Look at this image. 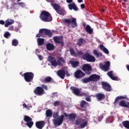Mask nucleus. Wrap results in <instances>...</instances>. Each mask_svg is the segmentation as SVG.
<instances>
[{"instance_id":"nucleus-1","label":"nucleus","mask_w":129,"mask_h":129,"mask_svg":"<svg viewBox=\"0 0 129 129\" xmlns=\"http://www.w3.org/2000/svg\"><path fill=\"white\" fill-rule=\"evenodd\" d=\"M39 18L41 21L43 22H45L48 23L49 22H51L52 21L53 18H52V16L49 13V12L47 11H42L39 16Z\"/></svg>"},{"instance_id":"nucleus-2","label":"nucleus","mask_w":129,"mask_h":129,"mask_svg":"<svg viewBox=\"0 0 129 129\" xmlns=\"http://www.w3.org/2000/svg\"><path fill=\"white\" fill-rule=\"evenodd\" d=\"M83 60H86L87 62H95V57L89 52H86L83 55Z\"/></svg>"},{"instance_id":"nucleus-3","label":"nucleus","mask_w":129,"mask_h":129,"mask_svg":"<svg viewBox=\"0 0 129 129\" xmlns=\"http://www.w3.org/2000/svg\"><path fill=\"white\" fill-rule=\"evenodd\" d=\"M99 67L101 70L104 71V72H107L110 67V61H107L104 62V64L102 63H99Z\"/></svg>"},{"instance_id":"nucleus-4","label":"nucleus","mask_w":129,"mask_h":129,"mask_svg":"<svg viewBox=\"0 0 129 129\" xmlns=\"http://www.w3.org/2000/svg\"><path fill=\"white\" fill-rule=\"evenodd\" d=\"M24 79L26 82H32L34 79V73L32 72H26L24 74Z\"/></svg>"},{"instance_id":"nucleus-5","label":"nucleus","mask_w":129,"mask_h":129,"mask_svg":"<svg viewBox=\"0 0 129 129\" xmlns=\"http://www.w3.org/2000/svg\"><path fill=\"white\" fill-rule=\"evenodd\" d=\"M24 120L26 122V125H27L29 128H31L32 126L34 125V122L32 121L33 119H32L31 117L28 115H24Z\"/></svg>"},{"instance_id":"nucleus-6","label":"nucleus","mask_w":129,"mask_h":129,"mask_svg":"<svg viewBox=\"0 0 129 129\" xmlns=\"http://www.w3.org/2000/svg\"><path fill=\"white\" fill-rule=\"evenodd\" d=\"M82 70L86 73V74L90 75V74H91L92 67L89 64H84L83 65Z\"/></svg>"},{"instance_id":"nucleus-7","label":"nucleus","mask_w":129,"mask_h":129,"mask_svg":"<svg viewBox=\"0 0 129 129\" xmlns=\"http://www.w3.org/2000/svg\"><path fill=\"white\" fill-rule=\"evenodd\" d=\"M33 92L37 96H42L44 94L45 90L41 87L38 86L34 89Z\"/></svg>"},{"instance_id":"nucleus-8","label":"nucleus","mask_w":129,"mask_h":129,"mask_svg":"<svg viewBox=\"0 0 129 129\" xmlns=\"http://www.w3.org/2000/svg\"><path fill=\"white\" fill-rule=\"evenodd\" d=\"M40 81L42 83H56V82L51 77L48 76L45 78H41L40 79Z\"/></svg>"},{"instance_id":"nucleus-9","label":"nucleus","mask_w":129,"mask_h":129,"mask_svg":"<svg viewBox=\"0 0 129 129\" xmlns=\"http://www.w3.org/2000/svg\"><path fill=\"white\" fill-rule=\"evenodd\" d=\"M53 41L55 44H60L61 47L64 46V43L63 42V36H54L53 38Z\"/></svg>"},{"instance_id":"nucleus-10","label":"nucleus","mask_w":129,"mask_h":129,"mask_svg":"<svg viewBox=\"0 0 129 129\" xmlns=\"http://www.w3.org/2000/svg\"><path fill=\"white\" fill-rule=\"evenodd\" d=\"M39 33L40 34H44V35L48 36L49 38H51L52 35H53V33L51 32V30L44 28L40 29L39 30Z\"/></svg>"},{"instance_id":"nucleus-11","label":"nucleus","mask_w":129,"mask_h":129,"mask_svg":"<svg viewBox=\"0 0 129 129\" xmlns=\"http://www.w3.org/2000/svg\"><path fill=\"white\" fill-rule=\"evenodd\" d=\"M64 120V115H61L60 117L57 119H54L53 120L54 125L59 126L61 125V123H63V121Z\"/></svg>"},{"instance_id":"nucleus-12","label":"nucleus","mask_w":129,"mask_h":129,"mask_svg":"<svg viewBox=\"0 0 129 129\" xmlns=\"http://www.w3.org/2000/svg\"><path fill=\"white\" fill-rule=\"evenodd\" d=\"M102 87L105 91H111V86L106 82H102Z\"/></svg>"},{"instance_id":"nucleus-13","label":"nucleus","mask_w":129,"mask_h":129,"mask_svg":"<svg viewBox=\"0 0 129 129\" xmlns=\"http://www.w3.org/2000/svg\"><path fill=\"white\" fill-rule=\"evenodd\" d=\"M48 61L50 62L52 66H54V67L58 66V61L56 59V58L49 56L48 57Z\"/></svg>"},{"instance_id":"nucleus-14","label":"nucleus","mask_w":129,"mask_h":129,"mask_svg":"<svg viewBox=\"0 0 129 129\" xmlns=\"http://www.w3.org/2000/svg\"><path fill=\"white\" fill-rule=\"evenodd\" d=\"M75 76L76 78L80 79V78H82V77H84V76H85V74L83 73L82 71L79 70L75 73Z\"/></svg>"},{"instance_id":"nucleus-15","label":"nucleus","mask_w":129,"mask_h":129,"mask_svg":"<svg viewBox=\"0 0 129 129\" xmlns=\"http://www.w3.org/2000/svg\"><path fill=\"white\" fill-rule=\"evenodd\" d=\"M91 82H98L100 80V76L96 74H93L90 76Z\"/></svg>"},{"instance_id":"nucleus-16","label":"nucleus","mask_w":129,"mask_h":129,"mask_svg":"<svg viewBox=\"0 0 129 129\" xmlns=\"http://www.w3.org/2000/svg\"><path fill=\"white\" fill-rule=\"evenodd\" d=\"M45 124H46V123L45 122V121H37L35 123V125L37 128L39 129H42L45 126Z\"/></svg>"},{"instance_id":"nucleus-17","label":"nucleus","mask_w":129,"mask_h":129,"mask_svg":"<svg viewBox=\"0 0 129 129\" xmlns=\"http://www.w3.org/2000/svg\"><path fill=\"white\" fill-rule=\"evenodd\" d=\"M65 71L64 70H59L57 72V75L61 78V79H64L65 78Z\"/></svg>"},{"instance_id":"nucleus-18","label":"nucleus","mask_w":129,"mask_h":129,"mask_svg":"<svg viewBox=\"0 0 129 129\" xmlns=\"http://www.w3.org/2000/svg\"><path fill=\"white\" fill-rule=\"evenodd\" d=\"M70 89L72 91V92L74 93V94H75V95L78 96V95L80 94V90H79V89L75 87H71Z\"/></svg>"},{"instance_id":"nucleus-19","label":"nucleus","mask_w":129,"mask_h":129,"mask_svg":"<svg viewBox=\"0 0 129 129\" xmlns=\"http://www.w3.org/2000/svg\"><path fill=\"white\" fill-rule=\"evenodd\" d=\"M84 44H86V40L84 39V38H81L78 40L77 45H78L79 47H81L82 45H84Z\"/></svg>"},{"instance_id":"nucleus-20","label":"nucleus","mask_w":129,"mask_h":129,"mask_svg":"<svg viewBox=\"0 0 129 129\" xmlns=\"http://www.w3.org/2000/svg\"><path fill=\"white\" fill-rule=\"evenodd\" d=\"M68 8L69 10H74V11H75V12H77V11H78V8L76 7V5L74 3L69 4Z\"/></svg>"},{"instance_id":"nucleus-21","label":"nucleus","mask_w":129,"mask_h":129,"mask_svg":"<svg viewBox=\"0 0 129 129\" xmlns=\"http://www.w3.org/2000/svg\"><path fill=\"white\" fill-rule=\"evenodd\" d=\"M96 98L98 101H101V100L105 98V95L102 93H98L96 95Z\"/></svg>"},{"instance_id":"nucleus-22","label":"nucleus","mask_w":129,"mask_h":129,"mask_svg":"<svg viewBox=\"0 0 129 129\" xmlns=\"http://www.w3.org/2000/svg\"><path fill=\"white\" fill-rule=\"evenodd\" d=\"M119 105L122 107H126L129 109V102H125L124 100H121L119 103Z\"/></svg>"},{"instance_id":"nucleus-23","label":"nucleus","mask_w":129,"mask_h":129,"mask_svg":"<svg viewBox=\"0 0 129 129\" xmlns=\"http://www.w3.org/2000/svg\"><path fill=\"white\" fill-rule=\"evenodd\" d=\"M77 117V115L76 113H70L69 114V118L70 121H75V119Z\"/></svg>"},{"instance_id":"nucleus-24","label":"nucleus","mask_w":129,"mask_h":129,"mask_svg":"<svg viewBox=\"0 0 129 129\" xmlns=\"http://www.w3.org/2000/svg\"><path fill=\"white\" fill-rule=\"evenodd\" d=\"M14 23H15V21H14V20L8 19L5 21V27H6V28H8L9 26H11V25H13Z\"/></svg>"},{"instance_id":"nucleus-25","label":"nucleus","mask_w":129,"mask_h":129,"mask_svg":"<svg viewBox=\"0 0 129 129\" xmlns=\"http://www.w3.org/2000/svg\"><path fill=\"white\" fill-rule=\"evenodd\" d=\"M85 31H86L87 33L91 35L93 33V29L91 28V27L89 25H87L85 28Z\"/></svg>"},{"instance_id":"nucleus-26","label":"nucleus","mask_w":129,"mask_h":129,"mask_svg":"<svg viewBox=\"0 0 129 129\" xmlns=\"http://www.w3.org/2000/svg\"><path fill=\"white\" fill-rule=\"evenodd\" d=\"M46 49L48 51H52L55 49V45L52 43H47L46 44Z\"/></svg>"},{"instance_id":"nucleus-27","label":"nucleus","mask_w":129,"mask_h":129,"mask_svg":"<svg viewBox=\"0 0 129 129\" xmlns=\"http://www.w3.org/2000/svg\"><path fill=\"white\" fill-rule=\"evenodd\" d=\"M120 99H126V97H124L123 96L117 97L115 99L114 104H117V103H118V101H119Z\"/></svg>"},{"instance_id":"nucleus-28","label":"nucleus","mask_w":129,"mask_h":129,"mask_svg":"<svg viewBox=\"0 0 129 129\" xmlns=\"http://www.w3.org/2000/svg\"><path fill=\"white\" fill-rule=\"evenodd\" d=\"M100 49L105 53V54H109V51L108 49L105 48L104 46L102 44L100 45Z\"/></svg>"},{"instance_id":"nucleus-29","label":"nucleus","mask_w":129,"mask_h":129,"mask_svg":"<svg viewBox=\"0 0 129 129\" xmlns=\"http://www.w3.org/2000/svg\"><path fill=\"white\" fill-rule=\"evenodd\" d=\"M84 55V52L82 50H77L76 53V57H81L83 59V55Z\"/></svg>"},{"instance_id":"nucleus-30","label":"nucleus","mask_w":129,"mask_h":129,"mask_svg":"<svg viewBox=\"0 0 129 129\" xmlns=\"http://www.w3.org/2000/svg\"><path fill=\"white\" fill-rule=\"evenodd\" d=\"M71 24L72 28H76L77 27V22H76V18H72Z\"/></svg>"},{"instance_id":"nucleus-31","label":"nucleus","mask_w":129,"mask_h":129,"mask_svg":"<svg viewBox=\"0 0 129 129\" xmlns=\"http://www.w3.org/2000/svg\"><path fill=\"white\" fill-rule=\"evenodd\" d=\"M51 6L53 8V9L55 10V11H56V12H57V11L60 10V9H61V7H60V6H59V5L56 3L51 4Z\"/></svg>"},{"instance_id":"nucleus-32","label":"nucleus","mask_w":129,"mask_h":129,"mask_svg":"<svg viewBox=\"0 0 129 129\" xmlns=\"http://www.w3.org/2000/svg\"><path fill=\"white\" fill-rule=\"evenodd\" d=\"M70 63L72 64L73 68H76V67H78L79 65V62L78 61H71Z\"/></svg>"},{"instance_id":"nucleus-33","label":"nucleus","mask_w":129,"mask_h":129,"mask_svg":"<svg viewBox=\"0 0 129 129\" xmlns=\"http://www.w3.org/2000/svg\"><path fill=\"white\" fill-rule=\"evenodd\" d=\"M56 13L58 14V15H60L61 16H64L65 14L66 13V11L64 10L63 9H62L60 8Z\"/></svg>"},{"instance_id":"nucleus-34","label":"nucleus","mask_w":129,"mask_h":129,"mask_svg":"<svg viewBox=\"0 0 129 129\" xmlns=\"http://www.w3.org/2000/svg\"><path fill=\"white\" fill-rule=\"evenodd\" d=\"M93 54H94V55L95 56H96L97 58H98V57H102V53L101 52H98V51H97V50H94L93 51Z\"/></svg>"},{"instance_id":"nucleus-35","label":"nucleus","mask_w":129,"mask_h":129,"mask_svg":"<svg viewBox=\"0 0 129 129\" xmlns=\"http://www.w3.org/2000/svg\"><path fill=\"white\" fill-rule=\"evenodd\" d=\"M44 41L45 40L43 38H38L37 43L38 46H42V45H43Z\"/></svg>"},{"instance_id":"nucleus-36","label":"nucleus","mask_w":129,"mask_h":129,"mask_svg":"<svg viewBox=\"0 0 129 129\" xmlns=\"http://www.w3.org/2000/svg\"><path fill=\"white\" fill-rule=\"evenodd\" d=\"M65 63V60L63 57H59V58L57 60V65L61 66L62 64H64Z\"/></svg>"},{"instance_id":"nucleus-37","label":"nucleus","mask_w":129,"mask_h":129,"mask_svg":"<svg viewBox=\"0 0 129 129\" xmlns=\"http://www.w3.org/2000/svg\"><path fill=\"white\" fill-rule=\"evenodd\" d=\"M122 124L123 125L124 127H125V128H127V129H129V121L128 120L123 121L122 122Z\"/></svg>"},{"instance_id":"nucleus-38","label":"nucleus","mask_w":129,"mask_h":129,"mask_svg":"<svg viewBox=\"0 0 129 129\" xmlns=\"http://www.w3.org/2000/svg\"><path fill=\"white\" fill-rule=\"evenodd\" d=\"M12 44L13 46L17 47L19 45V40L16 39H14L12 40Z\"/></svg>"},{"instance_id":"nucleus-39","label":"nucleus","mask_w":129,"mask_h":129,"mask_svg":"<svg viewBox=\"0 0 129 129\" xmlns=\"http://www.w3.org/2000/svg\"><path fill=\"white\" fill-rule=\"evenodd\" d=\"M82 82L83 83H88V82H91V79L90 76L88 78H84L82 80Z\"/></svg>"},{"instance_id":"nucleus-40","label":"nucleus","mask_w":129,"mask_h":129,"mask_svg":"<svg viewBox=\"0 0 129 129\" xmlns=\"http://www.w3.org/2000/svg\"><path fill=\"white\" fill-rule=\"evenodd\" d=\"M52 111L50 109L47 110L46 111V115L47 117H50L52 116Z\"/></svg>"},{"instance_id":"nucleus-41","label":"nucleus","mask_w":129,"mask_h":129,"mask_svg":"<svg viewBox=\"0 0 129 129\" xmlns=\"http://www.w3.org/2000/svg\"><path fill=\"white\" fill-rule=\"evenodd\" d=\"M84 120L83 119H81L80 120H76L75 122V125H79V124H81L82 122H83Z\"/></svg>"},{"instance_id":"nucleus-42","label":"nucleus","mask_w":129,"mask_h":129,"mask_svg":"<svg viewBox=\"0 0 129 129\" xmlns=\"http://www.w3.org/2000/svg\"><path fill=\"white\" fill-rule=\"evenodd\" d=\"M88 104V102H86V101L84 100H82L81 104H80V107L81 108H83L84 107H85V105Z\"/></svg>"},{"instance_id":"nucleus-43","label":"nucleus","mask_w":129,"mask_h":129,"mask_svg":"<svg viewBox=\"0 0 129 129\" xmlns=\"http://www.w3.org/2000/svg\"><path fill=\"white\" fill-rule=\"evenodd\" d=\"M88 123L87 122V121L84 122V121L82 123H81L80 127L81 128H84V127H85L87 125Z\"/></svg>"},{"instance_id":"nucleus-44","label":"nucleus","mask_w":129,"mask_h":129,"mask_svg":"<svg viewBox=\"0 0 129 129\" xmlns=\"http://www.w3.org/2000/svg\"><path fill=\"white\" fill-rule=\"evenodd\" d=\"M69 51L72 56H74L75 57H76V53L75 52V51H74V49L73 48H70Z\"/></svg>"},{"instance_id":"nucleus-45","label":"nucleus","mask_w":129,"mask_h":129,"mask_svg":"<svg viewBox=\"0 0 129 129\" xmlns=\"http://www.w3.org/2000/svg\"><path fill=\"white\" fill-rule=\"evenodd\" d=\"M4 37L6 38V39H9L10 37H11V33L9 32H6L4 34Z\"/></svg>"},{"instance_id":"nucleus-46","label":"nucleus","mask_w":129,"mask_h":129,"mask_svg":"<svg viewBox=\"0 0 129 129\" xmlns=\"http://www.w3.org/2000/svg\"><path fill=\"white\" fill-rule=\"evenodd\" d=\"M107 75L110 77V78H111L113 77V71H111L107 73Z\"/></svg>"},{"instance_id":"nucleus-47","label":"nucleus","mask_w":129,"mask_h":129,"mask_svg":"<svg viewBox=\"0 0 129 129\" xmlns=\"http://www.w3.org/2000/svg\"><path fill=\"white\" fill-rule=\"evenodd\" d=\"M15 5H19L20 7H22V8H24L26 7V4L25 3L21 2V3H18L17 4H15Z\"/></svg>"},{"instance_id":"nucleus-48","label":"nucleus","mask_w":129,"mask_h":129,"mask_svg":"<svg viewBox=\"0 0 129 129\" xmlns=\"http://www.w3.org/2000/svg\"><path fill=\"white\" fill-rule=\"evenodd\" d=\"M71 19H64V22L66 24H68L69 25H70L71 23Z\"/></svg>"},{"instance_id":"nucleus-49","label":"nucleus","mask_w":129,"mask_h":129,"mask_svg":"<svg viewBox=\"0 0 129 129\" xmlns=\"http://www.w3.org/2000/svg\"><path fill=\"white\" fill-rule=\"evenodd\" d=\"M53 118L57 119L59 117V114H58L57 112L53 113Z\"/></svg>"},{"instance_id":"nucleus-50","label":"nucleus","mask_w":129,"mask_h":129,"mask_svg":"<svg viewBox=\"0 0 129 129\" xmlns=\"http://www.w3.org/2000/svg\"><path fill=\"white\" fill-rule=\"evenodd\" d=\"M43 89H45V90H48V86L47 85L42 84L41 87Z\"/></svg>"},{"instance_id":"nucleus-51","label":"nucleus","mask_w":129,"mask_h":129,"mask_svg":"<svg viewBox=\"0 0 129 129\" xmlns=\"http://www.w3.org/2000/svg\"><path fill=\"white\" fill-rule=\"evenodd\" d=\"M111 79L114 80L115 81H119V79L117 77H112Z\"/></svg>"},{"instance_id":"nucleus-52","label":"nucleus","mask_w":129,"mask_h":129,"mask_svg":"<svg viewBox=\"0 0 129 129\" xmlns=\"http://www.w3.org/2000/svg\"><path fill=\"white\" fill-rule=\"evenodd\" d=\"M60 104V102H59V101H55L54 102L53 105H54V106H59Z\"/></svg>"},{"instance_id":"nucleus-53","label":"nucleus","mask_w":129,"mask_h":129,"mask_svg":"<svg viewBox=\"0 0 129 129\" xmlns=\"http://www.w3.org/2000/svg\"><path fill=\"white\" fill-rule=\"evenodd\" d=\"M86 100L89 102H91V99L90 98V97H86Z\"/></svg>"},{"instance_id":"nucleus-54","label":"nucleus","mask_w":129,"mask_h":129,"mask_svg":"<svg viewBox=\"0 0 129 129\" xmlns=\"http://www.w3.org/2000/svg\"><path fill=\"white\" fill-rule=\"evenodd\" d=\"M19 27H16L14 29V31H15V32H19Z\"/></svg>"},{"instance_id":"nucleus-55","label":"nucleus","mask_w":129,"mask_h":129,"mask_svg":"<svg viewBox=\"0 0 129 129\" xmlns=\"http://www.w3.org/2000/svg\"><path fill=\"white\" fill-rule=\"evenodd\" d=\"M9 30L10 31H14V26H11L10 27H9Z\"/></svg>"},{"instance_id":"nucleus-56","label":"nucleus","mask_w":129,"mask_h":129,"mask_svg":"<svg viewBox=\"0 0 129 129\" xmlns=\"http://www.w3.org/2000/svg\"><path fill=\"white\" fill-rule=\"evenodd\" d=\"M5 21L4 20H0V25H5Z\"/></svg>"},{"instance_id":"nucleus-57","label":"nucleus","mask_w":129,"mask_h":129,"mask_svg":"<svg viewBox=\"0 0 129 129\" xmlns=\"http://www.w3.org/2000/svg\"><path fill=\"white\" fill-rule=\"evenodd\" d=\"M83 95H84V96H88V92H83Z\"/></svg>"},{"instance_id":"nucleus-58","label":"nucleus","mask_w":129,"mask_h":129,"mask_svg":"<svg viewBox=\"0 0 129 129\" xmlns=\"http://www.w3.org/2000/svg\"><path fill=\"white\" fill-rule=\"evenodd\" d=\"M66 1L68 4H71V3H73V0H66Z\"/></svg>"},{"instance_id":"nucleus-59","label":"nucleus","mask_w":129,"mask_h":129,"mask_svg":"<svg viewBox=\"0 0 129 129\" xmlns=\"http://www.w3.org/2000/svg\"><path fill=\"white\" fill-rule=\"evenodd\" d=\"M23 107H25V108H27V109H28V106L26 103L23 104Z\"/></svg>"},{"instance_id":"nucleus-60","label":"nucleus","mask_w":129,"mask_h":129,"mask_svg":"<svg viewBox=\"0 0 129 129\" xmlns=\"http://www.w3.org/2000/svg\"><path fill=\"white\" fill-rule=\"evenodd\" d=\"M63 115V116H65V117H68V116H69V115H68L66 112H64Z\"/></svg>"},{"instance_id":"nucleus-61","label":"nucleus","mask_w":129,"mask_h":129,"mask_svg":"<svg viewBox=\"0 0 129 129\" xmlns=\"http://www.w3.org/2000/svg\"><path fill=\"white\" fill-rule=\"evenodd\" d=\"M81 9H85V5L82 4L81 5Z\"/></svg>"},{"instance_id":"nucleus-62","label":"nucleus","mask_w":129,"mask_h":129,"mask_svg":"<svg viewBox=\"0 0 129 129\" xmlns=\"http://www.w3.org/2000/svg\"><path fill=\"white\" fill-rule=\"evenodd\" d=\"M32 105L30 104H27V109H30V108H31Z\"/></svg>"},{"instance_id":"nucleus-63","label":"nucleus","mask_w":129,"mask_h":129,"mask_svg":"<svg viewBox=\"0 0 129 129\" xmlns=\"http://www.w3.org/2000/svg\"><path fill=\"white\" fill-rule=\"evenodd\" d=\"M78 96H84L83 95V92H80V94L79 95H78Z\"/></svg>"},{"instance_id":"nucleus-64","label":"nucleus","mask_w":129,"mask_h":129,"mask_svg":"<svg viewBox=\"0 0 129 129\" xmlns=\"http://www.w3.org/2000/svg\"><path fill=\"white\" fill-rule=\"evenodd\" d=\"M126 67L127 70L129 72V65H128V64H127V65L126 66Z\"/></svg>"}]
</instances>
